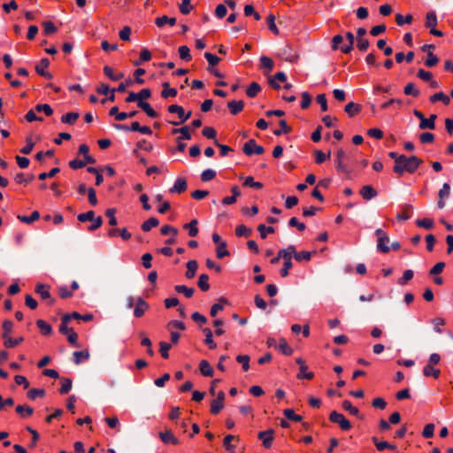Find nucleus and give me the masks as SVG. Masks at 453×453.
Returning a JSON list of instances; mask_svg holds the SVG:
<instances>
[{
    "label": "nucleus",
    "instance_id": "bb28decb",
    "mask_svg": "<svg viewBox=\"0 0 453 453\" xmlns=\"http://www.w3.org/2000/svg\"><path fill=\"white\" fill-rule=\"evenodd\" d=\"M90 357L88 350H81L73 352V361L76 365L81 364L83 361L88 360Z\"/></svg>",
    "mask_w": 453,
    "mask_h": 453
},
{
    "label": "nucleus",
    "instance_id": "6ab92c4d",
    "mask_svg": "<svg viewBox=\"0 0 453 453\" xmlns=\"http://www.w3.org/2000/svg\"><path fill=\"white\" fill-rule=\"evenodd\" d=\"M159 436L165 443H172L173 445L179 444V440L173 434L171 431L161 432Z\"/></svg>",
    "mask_w": 453,
    "mask_h": 453
},
{
    "label": "nucleus",
    "instance_id": "c9c22d12",
    "mask_svg": "<svg viewBox=\"0 0 453 453\" xmlns=\"http://www.w3.org/2000/svg\"><path fill=\"white\" fill-rule=\"evenodd\" d=\"M16 411L22 418L30 417L34 413L33 408L28 405H18L16 407Z\"/></svg>",
    "mask_w": 453,
    "mask_h": 453
},
{
    "label": "nucleus",
    "instance_id": "37998d69",
    "mask_svg": "<svg viewBox=\"0 0 453 453\" xmlns=\"http://www.w3.org/2000/svg\"><path fill=\"white\" fill-rule=\"evenodd\" d=\"M61 388H59V393L61 395L67 394L72 388V380L68 378H61Z\"/></svg>",
    "mask_w": 453,
    "mask_h": 453
},
{
    "label": "nucleus",
    "instance_id": "f3484780",
    "mask_svg": "<svg viewBox=\"0 0 453 453\" xmlns=\"http://www.w3.org/2000/svg\"><path fill=\"white\" fill-rule=\"evenodd\" d=\"M437 119L436 114H432L428 119L425 118L419 122L420 129H431L434 130L435 128V119Z\"/></svg>",
    "mask_w": 453,
    "mask_h": 453
},
{
    "label": "nucleus",
    "instance_id": "79ce46f5",
    "mask_svg": "<svg viewBox=\"0 0 453 453\" xmlns=\"http://www.w3.org/2000/svg\"><path fill=\"white\" fill-rule=\"evenodd\" d=\"M261 91V87L257 82H252L246 89L249 97H255Z\"/></svg>",
    "mask_w": 453,
    "mask_h": 453
},
{
    "label": "nucleus",
    "instance_id": "338daca9",
    "mask_svg": "<svg viewBox=\"0 0 453 453\" xmlns=\"http://www.w3.org/2000/svg\"><path fill=\"white\" fill-rule=\"evenodd\" d=\"M413 271L411 269L405 270L403 276L398 280L399 285H405L409 280L413 278Z\"/></svg>",
    "mask_w": 453,
    "mask_h": 453
},
{
    "label": "nucleus",
    "instance_id": "774afa93",
    "mask_svg": "<svg viewBox=\"0 0 453 453\" xmlns=\"http://www.w3.org/2000/svg\"><path fill=\"white\" fill-rule=\"evenodd\" d=\"M294 257L298 262L309 261L311 259V253L310 251H300V252H297L296 250Z\"/></svg>",
    "mask_w": 453,
    "mask_h": 453
},
{
    "label": "nucleus",
    "instance_id": "ea45409f",
    "mask_svg": "<svg viewBox=\"0 0 453 453\" xmlns=\"http://www.w3.org/2000/svg\"><path fill=\"white\" fill-rule=\"evenodd\" d=\"M114 127L119 130L140 132L141 125L139 124V122L134 121L131 124V127H127L126 125L121 124H116L114 125Z\"/></svg>",
    "mask_w": 453,
    "mask_h": 453
},
{
    "label": "nucleus",
    "instance_id": "4d7b16f0",
    "mask_svg": "<svg viewBox=\"0 0 453 453\" xmlns=\"http://www.w3.org/2000/svg\"><path fill=\"white\" fill-rule=\"evenodd\" d=\"M445 263L444 262H438L436 263L429 271L428 274L430 276H436L442 273L443 269L445 268Z\"/></svg>",
    "mask_w": 453,
    "mask_h": 453
},
{
    "label": "nucleus",
    "instance_id": "09e8293b",
    "mask_svg": "<svg viewBox=\"0 0 453 453\" xmlns=\"http://www.w3.org/2000/svg\"><path fill=\"white\" fill-rule=\"evenodd\" d=\"M330 150H328L326 153L323 152L322 150H315V161L317 164H322L324 163L327 158L330 157Z\"/></svg>",
    "mask_w": 453,
    "mask_h": 453
},
{
    "label": "nucleus",
    "instance_id": "052dcab7",
    "mask_svg": "<svg viewBox=\"0 0 453 453\" xmlns=\"http://www.w3.org/2000/svg\"><path fill=\"white\" fill-rule=\"evenodd\" d=\"M278 349L285 355L289 356L292 354V349L284 339H280L278 344Z\"/></svg>",
    "mask_w": 453,
    "mask_h": 453
},
{
    "label": "nucleus",
    "instance_id": "0eeeda50",
    "mask_svg": "<svg viewBox=\"0 0 453 453\" xmlns=\"http://www.w3.org/2000/svg\"><path fill=\"white\" fill-rule=\"evenodd\" d=\"M329 420L333 423L338 424L342 430H349L351 427L350 422L344 417L343 414L334 411L329 415Z\"/></svg>",
    "mask_w": 453,
    "mask_h": 453
},
{
    "label": "nucleus",
    "instance_id": "a211bd4d",
    "mask_svg": "<svg viewBox=\"0 0 453 453\" xmlns=\"http://www.w3.org/2000/svg\"><path fill=\"white\" fill-rule=\"evenodd\" d=\"M227 107L233 115H236L243 110L244 103L242 100H233L227 103Z\"/></svg>",
    "mask_w": 453,
    "mask_h": 453
},
{
    "label": "nucleus",
    "instance_id": "de8ad7c7",
    "mask_svg": "<svg viewBox=\"0 0 453 453\" xmlns=\"http://www.w3.org/2000/svg\"><path fill=\"white\" fill-rule=\"evenodd\" d=\"M297 363L301 365L300 372L297 374L298 379H307L311 380V372H306L308 366L303 365V362L301 359L297 360Z\"/></svg>",
    "mask_w": 453,
    "mask_h": 453
},
{
    "label": "nucleus",
    "instance_id": "f8f14e48",
    "mask_svg": "<svg viewBox=\"0 0 453 453\" xmlns=\"http://www.w3.org/2000/svg\"><path fill=\"white\" fill-rule=\"evenodd\" d=\"M50 61L48 58H42L41 61L35 65V71L38 74H40L42 77H45L46 79L50 80L52 78V75L45 71V69L49 66Z\"/></svg>",
    "mask_w": 453,
    "mask_h": 453
},
{
    "label": "nucleus",
    "instance_id": "680f3d73",
    "mask_svg": "<svg viewBox=\"0 0 453 453\" xmlns=\"http://www.w3.org/2000/svg\"><path fill=\"white\" fill-rule=\"evenodd\" d=\"M412 21V16L411 14L403 17L402 14L397 13L395 15V22L398 26H403V24H411Z\"/></svg>",
    "mask_w": 453,
    "mask_h": 453
},
{
    "label": "nucleus",
    "instance_id": "603ef678",
    "mask_svg": "<svg viewBox=\"0 0 453 453\" xmlns=\"http://www.w3.org/2000/svg\"><path fill=\"white\" fill-rule=\"evenodd\" d=\"M178 51H179L180 58L182 60H185V61L191 60L190 50L188 46H186V45L180 46L179 48Z\"/></svg>",
    "mask_w": 453,
    "mask_h": 453
},
{
    "label": "nucleus",
    "instance_id": "f03ea898",
    "mask_svg": "<svg viewBox=\"0 0 453 453\" xmlns=\"http://www.w3.org/2000/svg\"><path fill=\"white\" fill-rule=\"evenodd\" d=\"M352 164V157L347 155L342 149H339L336 152V170L349 177L353 172Z\"/></svg>",
    "mask_w": 453,
    "mask_h": 453
},
{
    "label": "nucleus",
    "instance_id": "412c9836",
    "mask_svg": "<svg viewBox=\"0 0 453 453\" xmlns=\"http://www.w3.org/2000/svg\"><path fill=\"white\" fill-rule=\"evenodd\" d=\"M296 248L293 245L279 251V257H282L285 261H291V257L295 256Z\"/></svg>",
    "mask_w": 453,
    "mask_h": 453
},
{
    "label": "nucleus",
    "instance_id": "4be33fe9",
    "mask_svg": "<svg viewBox=\"0 0 453 453\" xmlns=\"http://www.w3.org/2000/svg\"><path fill=\"white\" fill-rule=\"evenodd\" d=\"M163 90L161 91V96L164 99H166L168 97H174L177 96V90L175 88H170V85L168 82H164L162 84Z\"/></svg>",
    "mask_w": 453,
    "mask_h": 453
},
{
    "label": "nucleus",
    "instance_id": "69168bd1",
    "mask_svg": "<svg viewBox=\"0 0 453 453\" xmlns=\"http://www.w3.org/2000/svg\"><path fill=\"white\" fill-rule=\"evenodd\" d=\"M235 234L237 236H250L251 234V229L248 228L244 225H239L235 228Z\"/></svg>",
    "mask_w": 453,
    "mask_h": 453
},
{
    "label": "nucleus",
    "instance_id": "0e129e2a",
    "mask_svg": "<svg viewBox=\"0 0 453 453\" xmlns=\"http://www.w3.org/2000/svg\"><path fill=\"white\" fill-rule=\"evenodd\" d=\"M35 111L37 112L42 111L46 116H50L53 113L52 108L48 104H37L35 108Z\"/></svg>",
    "mask_w": 453,
    "mask_h": 453
},
{
    "label": "nucleus",
    "instance_id": "423d86ee",
    "mask_svg": "<svg viewBox=\"0 0 453 453\" xmlns=\"http://www.w3.org/2000/svg\"><path fill=\"white\" fill-rule=\"evenodd\" d=\"M242 151L247 156L253 154L261 155L265 152V149L263 146L257 144L254 139H250L243 145Z\"/></svg>",
    "mask_w": 453,
    "mask_h": 453
},
{
    "label": "nucleus",
    "instance_id": "393cba45",
    "mask_svg": "<svg viewBox=\"0 0 453 453\" xmlns=\"http://www.w3.org/2000/svg\"><path fill=\"white\" fill-rule=\"evenodd\" d=\"M198 268V264L196 260H189L187 263V272L185 273L188 279H193L196 275V270Z\"/></svg>",
    "mask_w": 453,
    "mask_h": 453
},
{
    "label": "nucleus",
    "instance_id": "cd10ccee",
    "mask_svg": "<svg viewBox=\"0 0 453 453\" xmlns=\"http://www.w3.org/2000/svg\"><path fill=\"white\" fill-rule=\"evenodd\" d=\"M155 23L158 27H162L165 24H169L171 27H173L176 24V19L169 18V17L164 15V16L157 18L155 19Z\"/></svg>",
    "mask_w": 453,
    "mask_h": 453
},
{
    "label": "nucleus",
    "instance_id": "9b49d317",
    "mask_svg": "<svg viewBox=\"0 0 453 453\" xmlns=\"http://www.w3.org/2000/svg\"><path fill=\"white\" fill-rule=\"evenodd\" d=\"M149 304L142 297H138L136 299L135 307L134 310V317H142L144 313L149 310Z\"/></svg>",
    "mask_w": 453,
    "mask_h": 453
},
{
    "label": "nucleus",
    "instance_id": "aec40b11",
    "mask_svg": "<svg viewBox=\"0 0 453 453\" xmlns=\"http://www.w3.org/2000/svg\"><path fill=\"white\" fill-rule=\"evenodd\" d=\"M438 23L437 16L434 12H429L426 15V21H425V27L426 28H435L436 25Z\"/></svg>",
    "mask_w": 453,
    "mask_h": 453
},
{
    "label": "nucleus",
    "instance_id": "b1692460",
    "mask_svg": "<svg viewBox=\"0 0 453 453\" xmlns=\"http://www.w3.org/2000/svg\"><path fill=\"white\" fill-rule=\"evenodd\" d=\"M199 369L203 376L212 377L213 369L207 360H202L199 364Z\"/></svg>",
    "mask_w": 453,
    "mask_h": 453
},
{
    "label": "nucleus",
    "instance_id": "e2e57ef3",
    "mask_svg": "<svg viewBox=\"0 0 453 453\" xmlns=\"http://www.w3.org/2000/svg\"><path fill=\"white\" fill-rule=\"evenodd\" d=\"M243 185L246 187L255 188L257 189H260L263 188V183H261L259 181H255V180L252 176H248L245 179Z\"/></svg>",
    "mask_w": 453,
    "mask_h": 453
},
{
    "label": "nucleus",
    "instance_id": "c756f323",
    "mask_svg": "<svg viewBox=\"0 0 453 453\" xmlns=\"http://www.w3.org/2000/svg\"><path fill=\"white\" fill-rule=\"evenodd\" d=\"M423 374L426 377L433 376L434 379H438L441 375V371L434 368V365L427 364L423 369Z\"/></svg>",
    "mask_w": 453,
    "mask_h": 453
},
{
    "label": "nucleus",
    "instance_id": "39448f33",
    "mask_svg": "<svg viewBox=\"0 0 453 453\" xmlns=\"http://www.w3.org/2000/svg\"><path fill=\"white\" fill-rule=\"evenodd\" d=\"M167 111L170 113H177L178 117L180 119V122L169 121V123L173 125V126H178L180 123H184L185 121H187L191 117V114H192L191 111H188V112L186 113L184 111L183 107L180 106L178 104L169 105L168 108H167Z\"/></svg>",
    "mask_w": 453,
    "mask_h": 453
},
{
    "label": "nucleus",
    "instance_id": "4c0bfd02",
    "mask_svg": "<svg viewBox=\"0 0 453 453\" xmlns=\"http://www.w3.org/2000/svg\"><path fill=\"white\" fill-rule=\"evenodd\" d=\"M36 325L44 335H50L52 332L51 326L43 319H38Z\"/></svg>",
    "mask_w": 453,
    "mask_h": 453
},
{
    "label": "nucleus",
    "instance_id": "49530a36",
    "mask_svg": "<svg viewBox=\"0 0 453 453\" xmlns=\"http://www.w3.org/2000/svg\"><path fill=\"white\" fill-rule=\"evenodd\" d=\"M280 129H276L273 131V134L276 136H280L282 134H288L290 132L291 128L288 126L287 121L285 119H280L279 122Z\"/></svg>",
    "mask_w": 453,
    "mask_h": 453
},
{
    "label": "nucleus",
    "instance_id": "5fc2aeb1",
    "mask_svg": "<svg viewBox=\"0 0 453 453\" xmlns=\"http://www.w3.org/2000/svg\"><path fill=\"white\" fill-rule=\"evenodd\" d=\"M224 408V402L213 399L211 403V412L218 414Z\"/></svg>",
    "mask_w": 453,
    "mask_h": 453
},
{
    "label": "nucleus",
    "instance_id": "6e6552de",
    "mask_svg": "<svg viewBox=\"0 0 453 453\" xmlns=\"http://www.w3.org/2000/svg\"><path fill=\"white\" fill-rule=\"evenodd\" d=\"M273 434L274 431L273 429H268L266 431L259 432L257 437L263 441V446L269 449L273 441Z\"/></svg>",
    "mask_w": 453,
    "mask_h": 453
},
{
    "label": "nucleus",
    "instance_id": "864d4df0",
    "mask_svg": "<svg viewBox=\"0 0 453 453\" xmlns=\"http://www.w3.org/2000/svg\"><path fill=\"white\" fill-rule=\"evenodd\" d=\"M12 328H13L12 321H11V320H4V323H3L4 333H3V335H2L4 340L8 338V337H10V334L12 333Z\"/></svg>",
    "mask_w": 453,
    "mask_h": 453
},
{
    "label": "nucleus",
    "instance_id": "7c9ffc66",
    "mask_svg": "<svg viewBox=\"0 0 453 453\" xmlns=\"http://www.w3.org/2000/svg\"><path fill=\"white\" fill-rule=\"evenodd\" d=\"M40 213L37 211H35L31 213L30 216L19 215L18 219L26 224H32L35 220L39 219Z\"/></svg>",
    "mask_w": 453,
    "mask_h": 453
},
{
    "label": "nucleus",
    "instance_id": "a878e982",
    "mask_svg": "<svg viewBox=\"0 0 453 453\" xmlns=\"http://www.w3.org/2000/svg\"><path fill=\"white\" fill-rule=\"evenodd\" d=\"M429 99L431 103H436L438 101H441L445 105H449L450 103V98L443 92H437L431 96Z\"/></svg>",
    "mask_w": 453,
    "mask_h": 453
},
{
    "label": "nucleus",
    "instance_id": "ddd939ff",
    "mask_svg": "<svg viewBox=\"0 0 453 453\" xmlns=\"http://www.w3.org/2000/svg\"><path fill=\"white\" fill-rule=\"evenodd\" d=\"M107 235L111 238L119 235L124 241H128L132 237L131 233L127 228H111L108 230Z\"/></svg>",
    "mask_w": 453,
    "mask_h": 453
},
{
    "label": "nucleus",
    "instance_id": "58836bf2",
    "mask_svg": "<svg viewBox=\"0 0 453 453\" xmlns=\"http://www.w3.org/2000/svg\"><path fill=\"white\" fill-rule=\"evenodd\" d=\"M151 59V53L148 49H142L140 53L139 60H135L134 65L135 66L140 65L143 62L150 61Z\"/></svg>",
    "mask_w": 453,
    "mask_h": 453
},
{
    "label": "nucleus",
    "instance_id": "20e7f679",
    "mask_svg": "<svg viewBox=\"0 0 453 453\" xmlns=\"http://www.w3.org/2000/svg\"><path fill=\"white\" fill-rule=\"evenodd\" d=\"M375 234L377 236V250L384 254L388 253L390 248L388 245V243L389 242V238L387 233L381 228H378L375 230Z\"/></svg>",
    "mask_w": 453,
    "mask_h": 453
},
{
    "label": "nucleus",
    "instance_id": "bf43d9fd",
    "mask_svg": "<svg viewBox=\"0 0 453 453\" xmlns=\"http://www.w3.org/2000/svg\"><path fill=\"white\" fill-rule=\"evenodd\" d=\"M416 224L419 227H424L426 229H432L434 227V220L432 219L425 218L422 219H418Z\"/></svg>",
    "mask_w": 453,
    "mask_h": 453
},
{
    "label": "nucleus",
    "instance_id": "5701e85b",
    "mask_svg": "<svg viewBox=\"0 0 453 453\" xmlns=\"http://www.w3.org/2000/svg\"><path fill=\"white\" fill-rule=\"evenodd\" d=\"M344 111L349 117H354L361 111V106L350 102L345 105Z\"/></svg>",
    "mask_w": 453,
    "mask_h": 453
},
{
    "label": "nucleus",
    "instance_id": "4468645a",
    "mask_svg": "<svg viewBox=\"0 0 453 453\" xmlns=\"http://www.w3.org/2000/svg\"><path fill=\"white\" fill-rule=\"evenodd\" d=\"M413 207L411 204H403L401 206V211L396 214V219L398 221H405L411 219Z\"/></svg>",
    "mask_w": 453,
    "mask_h": 453
},
{
    "label": "nucleus",
    "instance_id": "f257e3e1",
    "mask_svg": "<svg viewBox=\"0 0 453 453\" xmlns=\"http://www.w3.org/2000/svg\"><path fill=\"white\" fill-rule=\"evenodd\" d=\"M399 158L397 165L393 167V171L399 175H402L404 172L415 173L423 163V160L417 156L406 157L405 155H400Z\"/></svg>",
    "mask_w": 453,
    "mask_h": 453
},
{
    "label": "nucleus",
    "instance_id": "13d9d810",
    "mask_svg": "<svg viewBox=\"0 0 453 453\" xmlns=\"http://www.w3.org/2000/svg\"><path fill=\"white\" fill-rule=\"evenodd\" d=\"M45 395V390L42 388H32L27 392V397L31 400H35L36 397H43Z\"/></svg>",
    "mask_w": 453,
    "mask_h": 453
},
{
    "label": "nucleus",
    "instance_id": "8fccbe9b",
    "mask_svg": "<svg viewBox=\"0 0 453 453\" xmlns=\"http://www.w3.org/2000/svg\"><path fill=\"white\" fill-rule=\"evenodd\" d=\"M342 408L345 411H349L351 415L359 417V410L357 407H354L349 400H344L342 402Z\"/></svg>",
    "mask_w": 453,
    "mask_h": 453
},
{
    "label": "nucleus",
    "instance_id": "1a4fd4ad",
    "mask_svg": "<svg viewBox=\"0 0 453 453\" xmlns=\"http://www.w3.org/2000/svg\"><path fill=\"white\" fill-rule=\"evenodd\" d=\"M450 194V186L449 183H444L441 188L438 192L439 200L437 202V207L442 209L445 207L444 199L449 197Z\"/></svg>",
    "mask_w": 453,
    "mask_h": 453
},
{
    "label": "nucleus",
    "instance_id": "dca6fc26",
    "mask_svg": "<svg viewBox=\"0 0 453 453\" xmlns=\"http://www.w3.org/2000/svg\"><path fill=\"white\" fill-rule=\"evenodd\" d=\"M188 184L184 178H178L170 188L171 193L181 194L187 190Z\"/></svg>",
    "mask_w": 453,
    "mask_h": 453
},
{
    "label": "nucleus",
    "instance_id": "a19ab883",
    "mask_svg": "<svg viewBox=\"0 0 453 453\" xmlns=\"http://www.w3.org/2000/svg\"><path fill=\"white\" fill-rule=\"evenodd\" d=\"M203 331L205 334V340H204L205 343L209 346V348L211 349H216L217 344L213 341L211 330L210 328L206 327V328H203Z\"/></svg>",
    "mask_w": 453,
    "mask_h": 453
},
{
    "label": "nucleus",
    "instance_id": "c85d7f7f",
    "mask_svg": "<svg viewBox=\"0 0 453 453\" xmlns=\"http://www.w3.org/2000/svg\"><path fill=\"white\" fill-rule=\"evenodd\" d=\"M138 106L150 118H157L158 116L157 112L147 102H138Z\"/></svg>",
    "mask_w": 453,
    "mask_h": 453
},
{
    "label": "nucleus",
    "instance_id": "473e14b6",
    "mask_svg": "<svg viewBox=\"0 0 453 453\" xmlns=\"http://www.w3.org/2000/svg\"><path fill=\"white\" fill-rule=\"evenodd\" d=\"M198 221L196 219H192L189 223L185 224L183 227L188 230V234L191 237H195L198 234L197 227Z\"/></svg>",
    "mask_w": 453,
    "mask_h": 453
},
{
    "label": "nucleus",
    "instance_id": "a18cd8bd",
    "mask_svg": "<svg viewBox=\"0 0 453 453\" xmlns=\"http://www.w3.org/2000/svg\"><path fill=\"white\" fill-rule=\"evenodd\" d=\"M403 93L406 96H412L414 97H418L420 95V91L417 88H415V85L412 82L408 83L404 88Z\"/></svg>",
    "mask_w": 453,
    "mask_h": 453
},
{
    "label": "nucleus",
    "instance_id": "6e6d98bb",
    "mask_svg": "<svg viewBox=\"0 0 453 453\" xmlns=\"http://www.w3.org/2000/svg\"><path fill=\"white\" fill-rule=\"evenodd\" d=\"M439 63V58L432 51H428L427 58L425 60V65L427 67H433Z\"/></svg>",
    "mask_w": 453,
    "mask_h": 453
},
{
    "label": "nucleus",
    "instance_id": "e433bc0d",
    "mask_svg": "<svg viewBox=\"0 0 453 453\" xmlns=\"http://www.w3.org/2000/svg\"><path fill=\"white\" fill-rule=\"evenodd\" d=\"M174 290L178 293L183 294L186 297L190 298L194 295L195 289L188 288L185 285H176Z\"/></svg>",
    "mask_w": 453,
    "mask_h": 453
},
{
    "label": "nucleus",
    "instance_id": "2eb2a0df",
    "mask_svg": "<svg viewBox=\"0 0 453 453\" xmlns=\"http://www.w3.org/2000/svg\"><path fill=\"white\" fill-rule=\"evenodd\" d=\"M360 195L362 197L369 201L378 196L377 190L371 185H365L360 189Z\"/></svg>",
    "mask_w": 453,
    "mask_h": 453
},
{
    "label": "nucleus",
    "instance_id": "c03bdc74",
    "mask_svg": "<svg viewBox=\"0 0 453 453\" xmlns=\"http://www.w3.org/2000/svg\"><path fill=\"white\" fill-rule=\"evenodd\" d=\"M197 285L202 291H208L210 289L209 276L207 274H201Z\"/></svg>",
    "mask_w": 453,
    "mask_h": 453
},
{
    "label": "nucleus",
    "instance_id": "f704fd0d",
    "mask_svg": "<svg viewBox=\"0 0 453 453\" xmlns=\"http://www.w3.org/2000/svg\"><path fill=\"white\" fill-rule=\"evenodd\" d=\"M159 225L157 219L151 217L142 224V229L144 232H149L152 227H156Z\"/></svg>",
    "mask_w": 453,
    "mask_h": 453
},
{
    "label": "nucleus",
    "instance_id": "7ed1b4c3",
    "mask_svg": "<svg viewBox=\"0 0 453 453\" xmlns=\"http://www.w3.org/2000/svg\"><path fill=\"white\" fill-rule=\"evenodd\" d=\"M71 320V315L65 314L61 319L59 326V332L67 336V341L70 344L75 347H79L78 344V334L71 327H68V323Z\"/></svg>",
    "mask_w": 453,
    "mask_h": 453
},
{
    "label": "nucleus",
    "instance_id": "3c124183",
    "mask_svg": "<svg viewBox=\"0 0 453 453\" xmlns=\"http://www.w3.org/2000/svg\"><path fill=\"white\" fill-rule=\"evenodd\" d=\"M24 341L23 337L12 339L11 336L4 340V345L5 348H13Z\"/></svg>",
    "mask_w": 453,
    "mask_h": 453
},
{
    "label": "nucleus",
    "instance_id": "72a5a7b5",
    "mask_svg": "<svg viewBox=\"0 0 453 453\" xmlns=\"http://www.w3.org/2000/svg\"><path fill=\"white\" fill-rule=\"evenodd\" d=\"M79 117L78 112H68L61 117V121L65 124L73 125Z\"/></svg>",
    "mask_w": 453,
    "mask_h": 453
},
{
    "label": "nucleus",
    "instance_id": "2f4dec72",
    "mask_svg": "<svg viewBox=\"0 0 453 453\" xmlns=\"http://www.w3.org/2000/svg\"><path fill=\"white\" fill-rule=\"evenodd\" d=\"M104 73L109 78L111 79V81H119L120 79H122L124 77V74L122 73H114L113 72V69L109 66V65H105L104 67Z\"/></svg>",
    "mask_w": 453,
    "mask_h": 453
},
{
    "label": "nucleus",
    "instance_id": "9d476101",
    "mask_svg": "<svg viewBox=\"0 0 453 453\" xmlns=\"http://www.w3.org/2000/svg\"><path fill=\"white\" fill-rule=\"evenodd\" d=\"M35 292L38 295H40L42 299H43V300L49 299L50 304L54 303V299H52L50 297V286H48L46 284H42V283H38L35 286Z\"/></svg>",
    "mask_w": 453,
    "mask_h": 453
}]
</instances>
